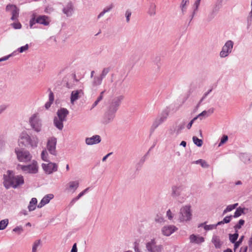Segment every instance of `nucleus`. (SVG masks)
Segmentation results:
<instances>
[{"mask_svg": "<svg viewBox=\"0 0 252 252\" xmlns=\"http://www.w3.org/2000/svg\"><path fill=\"white\" fill-rule=\"evenodd\" d=\"M212 242L214 244L216 249H220L221 247V243L220 242V237L217 235H213Z\"/></svg>", "mask_w": 252, "mask_h": 252, "instance_id": "obj_25", "label": "nucleus"}, {"mask_svg": "<svg viewBox=\"0 0 252 252\" xmlns=\"http://www.w3.org/2000/svg\"><path fill=\"white\" fill-rule=\"evenodd\" d=\"M186 124V122L183 121L178 125L176 124L175 126H173L169 130L170 135L177 137L185 128Z\"/></svg>", "mask_w": 252, "mask_h": 252, "instance_id": "obj_13", "label": "nucleus"}, {"mask_svg": "<svg viewBox=\"0 0 252 252\" xmlns=\"http://www.w3.org/2000/svg\"><path fill=\"white\" fill-rule=\"evenodd\" d=\"M8 224V220L4 219L0 221V230L4 229Z\"/></svg>", "mask_w": 252, "mask_h": 252, "instance_id": "obj_38", "label": "nucleus"}, {"mask_svg": "<svg viewBox=\"0 0 252 252\" xmlns=\"http://www.w3.org/2000/svg\"><path fill=\"white\" fill-rule=\"evenodd\" d=\"M219 6L218 5H215L211 12L208 14L207 16V20L208 21H210L212 20L215 16L216 15L217 13H218L219 10Z\"/></svg>", "mask_w": 252, "mask_h": 252, "instance_id": "obj_24", "label": "nucleus"}, {"mask_svg": "<svg viewBox=\"0 0 252 252\" xmlns=\"http://www.w3.org/2000/svg\"><path fill=\"white\" fill-rule=\"evenodd\" d=\"M12 231L15 232H17L19 234H20L23 231V229L22 226H19L14 228Z\"/></svg>", "mask_w": 252, "mask_h": 252, "instance_id": "obj_48", "label": "nucleus"}, {"mask_svg": "<svg viewBox=\"0 0 252 252\" xmlns=\"http://www.w3.org/2000/svg\"><path fill=\"white\" fill-rule=\"evenodd\" d=\"M194 162L196 164H200L201 166L204 168H206V167H209V165L208 164L207 162L203 159H199L195 161Z\"/></svg>", "mask_w": 252, "mask_h": 252, "instance_id": "obj_39", "label": "nucleus"}, {"mask_svg": "<svg viewBox=\"0 0 252 252\" xmlns=\"http://www.w3.org/2000/svg\"><path fill=\"white\" fill-rule=\"evenodd\" d=\"M18 143L22 148L24 147L34 148L37 146L38 139L36 136L31 137L26 132H23L19 136Z\"/></svg>", "mask_w": 252, "mask_h": 252, "instance_id": "obj_3", "label": "nucleus"}, {"mask_svg": "<svg viewBox=\"0 0 252 252\" xmlns=\"http://www.w3.org/2000/svg\"><path fill=\"white\" fill-rule=\"evenodd\" d=\"M189 4V0H182L180 5V8H184V7H187V5Z\"/></svg>", "mask_w": 252, "mask_h": 252, "instance_id": "obj_51", "label": "nucleus"}, {"mask_svg": "<svg viewBox=\"0 0 252 252\" xmlns=\"http://www.w3.org/2000/svg\"><path fill=\"white\" fill-rule=\"evenodd\" d=\"M15 153L17 155L18 159L21 162H27L30 161L32 156L30 152L25 150L23 148L20 149L16 148L15 149Z\"/></svg>", "mask_w": 252, "mask_h": 252, "instance_id": "obj_7", "label": "nucleus"}, {"mask_svg": "<svg viewBox=\"0 0 252 252\" xmlns=\"http://www.w3.org/2000/svg\"><path fill=\"white\" fill-rule=\"evenodd\" d=\"M29 45L28 44H27L25 46H22V47L19 48L17 49V51L19 53H23V52L26 51V50H27L29 49Z\"/></svg>", "mask_w": 252, "mask_h": 252, "instance_id": "obj_44", "label": "nucleus"}, {"mask_svg": "<svg viewBox=\"0 0 252 252\" xmlns=\"http://www.w3.org/2000/svg\"><path fill=\"white\" fill-rule=\"evenodd\" d=\"M228 140V136L226 135H223L220 139V141L219 144V146H221Z\"/></svg>", "mask_w": 252, "mask_h": 252, "instance_id": "obj_47", "label": "nucleus"}, {"mask_svg": "<svg viewBox=\"0 0 252 252\" xmlns=\"http://www.w3.org/2000/svg\"><path fill=\"white\" fill-rule=\"evenodd\" d=\"M190 206L186 205L180 209L179 215V220L180 222L189 221L191 219Z\"/></svg>", "mask_w": 252, "mask_h": 252, "instance_id": "obj_6", "label": "nucleus"}, {"mask_svg": "<svg viewBox=\"0 0 252 252\" xmlns=\"http://www.w3.org/2000/svg\"><path fill=\"white\" fill-rule=\"evenodd\" d=\"M200 1H201V0H195V2L194 3V5L193 6V11L191 12V14L189 15L190 20H189V25L190 24L191 20L193 19L194 16H195V15L196 14V12L197 11L198 7L200 5Z\"/></svg>", "mask_w": 252, "mask_h": 252, "instance_id": "obj_22", "label": "nucleus"}, {"mask_svg": "<svg viewBox=\"0 0 252 252\" xmlns=\"http://www.w3.org/2000/svg\"><path fill=\"white\" fill-rule=\"evenodd\" d=\"M83 93L81 90L73 91L72 92L70 96V101L72 103L77 100L83 94Z\"/></svg>", "mask_w": 252, "mask_h": 252, "instance_id": "obj_21", "label": "nucleus"}, {"mask_svg": "<svg viewBox=\"0 0 252 252\" xmlns=\"http://www.w3.org/2000/svg\"><path fill=\"white\" fill-rule=\"evenodd\" d=\"M204 228L205 230H210L216 228V225L215 224H210V225H205L204 226Z\"/></svg>", "mask_w": 252, "mask_h": 252, "instance_id": "obj_45", "label": "nucleus"}, {"mask_svg": "<svg viewBox=\"0 0 252 252\" xmlns=\"http://www.w3.org/2000/svg\"><path fill=\"white\" fill-rule=\"evenodd\" d=\"M233 45L234 43L232 40H227L222 46L220 56L222 58L227 57L232 52Z\"/></svg>", "mask_w": 252, "mask_h": 252, "instance_id": "obj_8", "label": "nucleus"}, {"mask_svg": "<svg viewBox=\"0 0 252 252\" xmlns=\"http://www.w3.org/2000/svg\"><path fill=\"white\" fill-rule=\"evenodd\" d=\"M52 103H53V102H51V101H48V102H47L45 103V108H46V109H48L50 107V106H51V104H52Z\"/></svg>", "mask_w": 252, "mask_h": 252, "instance_id": "obj_63", "label": "nucleus"}, {"mask_svg": "<svg viewBox=\"0 0 252 252\" xmlns=\"http://www.w3.org/2000/svg\"><path fill=\"white\" fill-rule=\"evenodd\" d=\"M12 27L15 29H20L22 27V25L20 23H13L11 24Z\"/></svg>", "mask_w": 252, "mask_h": 252, "instance_id": "obj_53", "label": "nucleus"}, {"mask_svg": "<svg viewBox=\"0 0 252 252\" xmlns=\"http://www.w3.org/2000/svg\"><path fill=\"white\" fill-rule=\"evenodd\" d=\"M50 92L49 94V101H51L53 102L54 100V95L53 93L51 91L50 89H49L48 90Z\"/></svg>", "mask_w": 252, "mask_h": 252, "instance_id": "obj_54", "label": "nucleus"}, {"mask_svg": "<svg viewBox=\"0 0 252 252\" xmlns=\"http://www.w3.org/2000/svg\"><path fill=\"white\" fill-rule=\"evenodd\" d=\"M105 91H106L105 90H104L103 91H102L100 93L99 95L98 96L97 99H98V100H99L100 101L103 99V95H104V94L105 92Z\"/></svg>", "mask_w": 252, "mask_h": 252, "instance_id": "obj_61", "label": "nucleus"}, {"mask_svg": "<svg viewBox=\"0 0 252 252\" xmlns=\"http://www.w3.org/2000/svg\"><path fill=\"white\" fill-rule=\"evenodd\" d=\"M124 98V96L121 95L112 99L105 112L103 120V123L104 124L107 125L113 121L115 117L116 113Z\"/></svg>", "mask_w": 252, "mask_h": 252, "instance_id": "obj_1", "label": "nucleus"}, {"mask_svg": "<svg viewBox=\"0 0 252 252\" xmlns=\"http://www.w3.org/2000/svg\"><path fill=\"white\" fill-rule=\"evenodd\" d=\"M183 188L182 186H173L172 188L171 195L177 198L181 194Z\"/></svg>", "mask_w": 252, "mask_h": 252, "instance_id": "obj_20", "label": "nucleus"}, {"mask_svg": "<svg viewBox=\"0 0 252 252\" xmlns=\"http://www.w3.org/2000/svg\"><path fill=\"white\" fill-rule=\"evenodd\" d=\"M69 111L65 108H61L57 112V116L54 117L53 124L59 130H62L63 128V122L67 120Z\"/></svg>", "mask_w": 252, "mask_h": 252, "instance_id": "obj_4", "label": "nucleus"}, {"mask_svg": "<svg viewBox=\"0 0 252 252\" xmlns=\"http://www.w3.org/2000/svg\"><path fill=\"white\" fill-rule=\"evenodd\" d=\"M192 140L195 145H196L198 147L202 146L203 144L202 140L198 138L196 136H193Z\"/></svg>", "mask_w": 252, "mask_h": 252, "instance_id": "obj_35", "label": "nucleus"}, {"mask_svg": "<svg viewBox=\"0 0 252 252\" xmlns=\"http://www.w3.org/2000/svg\"><path fill=\"white\" fill-rule=\"evenodd\" d=\"M14 52L7 55V56H4L2 58H1L0 59V62H3V61H6L10 57L13 56L14 55Z\"/></svg>", "mask_w": 252, "mask_h": 252, "instance_id": "obj_55", "label": "nucleus"}, {"mask_svg": "<svg viewBox=\"0 0 252 252\" xmlns=\"http://www.w3.org/2000/svg\"><path fill=\"white\" fill-rule=\"evenodd\" d=\"M134 245V250L135 252H142V251L139 249L138 243L135 242Z\"/></svg>", "mask_w": 252, "mask_h": 252, "instance_id": "obj_56", "label": "nucleus"}, {"mask_svg": "<svg viewBox=\"0 0 252 252\" xmlns=\"http://www.w3.org/2000/svg\"><path fill=\"white\" fill-rule=\"evenodd\" d=\"M131 15V12L129 10H127L126 12L125 16L126 17V21L128 23L130 21V17Z\"/></svg>", "mask_w": 252, "mask_h": 252, "instance_id": "obj_49", "label": "nucleus"}, {"mask_svg": "<svg viewBox=\"0 0 252 252\" xmlns=\"http://www.w3.org/2000/svg\"><path fill=\"white\" fill-rule=\"evenodd\" d=\"M53 197L54 195L53 194H48L44 196L41 200L44 201V204L46 205L48 203L50 200H51Z\"/></svg>", "mask_w": 252, "mask_h": 252, "instance_id": "obj_34", "label": "nucleus"}, {"mask_svg": "<svg viewBox=\"0 0 252 252\" xmlns=\"http://www.w3.org/2000/svg\"><path fill=\"white\" fill-rule=\"evenodd\" d=\"M252 157L248 154H241L240 158L245 164H250L251 162Z\"/></svg>", "mask_w": 252, "mask_h": 252, "instance_id": "obj_23", "label": "nucleus"}, {"mask_svg": "<svg viewBox=\"0 0 252 252\" xmlns=\"http://www.w3.org/2000/svg\"><path fill=\"white\" fill-rule=\"evenodd\" d=\"M69 188L73 189L74 191L79 187V182L78 181H71L69 183Z\"/></svg>", "mask_w": 252, "mask_h": 252, "instance_id": "obj_36", "label": "nucleus"}, {"mask_svg": "<svg viewBox=\"0 0 252 252\" xmlns=\"http://www.w3.org/2000/svg\"><path fill=\"white\" fill-rule=\"evenodd\" d=\"M3 180V185L6 189H8L10 187L16 188L24 183L22 176H15L14 173L10 170H8L6 174H4Z\"/></svg>", "mask_w": 252, "mask_h": 252, "instance_id": "obj_2", "label": "nucleus"}, {"mask_svg": "<svg viewBox=\"0 0 252 252\" xmlns=\"http://www.w3.org/2000/svg\"><path fill=\"white\" fill-rule=\"evenodd\" d=\"M71 252H77V248L76 246V244H74L71 250Z\"/></svg>", "mask_w": 252, "mask_h": 252, "instance_id": "obj_64", "label": "nucleus"}, {"mask_svg": "<svg viewBox=\"0 0 252 252\" xmlns=\"http://www.w3.org/2000/svg\"><path fill=\"white\" fill-rule=\"evenodd\" d=\"M177 230L178 228L175 225H169L164 226L161 229V231L163 235L169 236Z\"/></svg>", "mask_w": 252, "mask_h": 252, "instance_id": "obj_17", "label": "nucleus"}, {"mask_svg": "<svg viewBox=\"0 0 252 252\" xmlns=\"http://www.w3.org/2000/svg\"><path fill=\"white\" fill-rule=\"evenodd\" d=\"M162 123V122H161L160 120L157 117L153 122V125L151 127V130L153 131H154L155 129Z\"/></svg>", "mask_w": 252, "mask_h": 252, "instance_id": "obj_33", "label": "nucleus"}, {"mask_svg": "<svg viewBox=\"0 0 252 252\" xmlns=\"http://www.w3.org/2000/svg\"><path fill=\"white\" fill-rule=\"evenodd\" d=\"M63 12L67 17L71 16L73 12V6L71 2H69L63 9Z\"/></svg>", "mask_w": 252, "mask_h": 252, "instance_id": "obj_19", "label": "nucleus"}, {"mask_svg": "<svg viewBox=\"0 0 252 252\" xmlns=\"http://www.w3.org/2000/svg\"><path fill=\"white\" fill-rule=\"evenodd\" d=\"M146 248L148 252H161L163 248L162 245H157L155 239H153L146 243Z\"/></svg>", "mask_w": 252, "mask_h": 252, "instance_id": "obj_10", "label": "nucleus"}, {"mask_svg": "<svg viewBox=\"0 0 252 252\" xmlns=\"http://www.w3.org/2000/svg\"><path fill=\"white\" fill-rule=\"evenodd\" d=\"M36 23L42 24L44 26H48L49 24L48 17L46 15H40L36 17L35 13H33L30 21V27L34 28V25Z\"/></svg>", "mask_w": 252, "mask_h": 252, "instance_id": "obj_5", "label": "nucleus"}, {"mask_svg": "<svg viewBox=\"0 0 252 252\" xmlns=\"http://www.w3.org/2000/svg\"><path fill=\"white\" fill-rule=\"evenodd\" d=\"M110 71V67H105L102 70V72H101L100 76L101 77V78L104 79Z\"/></svg>", "mask_w": 252, "mask_h": 252, "instance_id": "obj_40", "label": "nucleus"}, {"mask_svg": "<svg viewBox=\"0 0 252 252\" xmlns=\"http://www.w3.org/2000/svg\"><path fill=\"white\" fill-rule=\"evenodd\" d=\"M103 78L99 75L98 76H95L94 78L93 85L94 86H97L100 85L102 83Z\"/></svg>", "mask_w": 252, "mask_h": 252, "instance_id": "obj_31", "label": "nucleus"}, {"mask_svg": "<svg viewBox=\"0 0 252 252\" xmlns=\"http://www.w3.org/2000/svg\"><path fill=\"white\" fill-rule=\"evenodd\" d=\"M232 218V215L226 216L223 219V221L224 223H228L231 221V220Z\"/></svg>", "mask_w": 252, "mask_h": 252, "instance_id": "obj_52", "label": "nucleus"}, {"mask_svg": "<svg viewBox=\"0 0 252 252\" xmlns=\"http://www.w3.org/2000/svg\"><path fill=\"white\" fill-rule=\"evenodd\" d=\"M29 123L31 126L34 130L37 132H39L41 130V121L38 118L36 114L32 116L29 120Z\"/></svg>", "mask_w": 252, "mask_h": 252, "instance_id": "obj_9", "label": "nucleus"}, {"mask_svg": "<svg viewBox=\"0 0 252 252\" xmlns=\"http://www.w3.org/2000/svg\"><path fill=\"white\" fill-rule=\"evenodd\" d=\"M239 236L238 232L237 231H235V233L233 234H230L229 235V238L230 241L233 243L234 244L236 241L237 240Z\"/></svg>", "mask_w": 252, "mask_h": 252, "instance_id": "obj_32", "label": "nucleus"}, {"mask_svg": "<svg viewBox=\"0 0 252 252\" xmlns=\"http://www.w3.org/2000/svg\"><path fill=\"white\" fill-rule=\"evenodd\" d=\"M112 7H113V5H112V4H111L109 6L105 7L103 10V11L105 12V13H106L107 12H109L112 8Z\"/></svg>", "mask_w": 252, "mask_h": 252, "instance_id": "obj_62", "label": "nucleus"}, {"mask_svg": "<svg viewBox=\"0 0 252 252\" xmlns=\"http://www.w3.org/2000/svg\"><path fill=\"white\" fill-rule=\"evenodd\" d=\"M90 189V188H87L81 192L78 196L75 197V198L78 200L80 198H81L82 196H83Z\"/></svg>", "mask_w": 252, "mask_h": 252, "instance_id": "obj_46", "label": "nucleus"}, {"mask_svg": "<svg viewBox=\"0 0 252 252\" xmlns=\"http://www.w3.org/2000/svg\"><path fill=\"white\" fill-rule=\"evenodd\" d=\"M101 139L99 135H94L91 137H87L85 139L86 144L92 145L98 144L101 142Z\"/></svg>", "mask_w": 252, "mask_h": 252, "instance_id": "obj_18", "label": "nucleus"}, {"mask_svg": "<svg viewBox=\"0 0 252 252\" xmlns=\"http://www.w3.org/2000/svg\"><path fill=\"white\" fill-rule=\"evenodd\" d=\"M6 11L11 12L12 15L11 20L12 21L17 20L19 17V9L15 5H7L6 7Z\"/></svg>", "mask_w": 252, "mask_h": 252, "instance_id": "obj_15", "label": "nucleus"}, {"mask_svg": "<svg viewBox=\"0 0 252 252\" xmlns=\"http://www.w3.org/2000/svg\"><path fill=\"white\" fill-rule=\"evenodd\" d=\"M57 140L56 138L52 137L48 140L47 143V149L51 155L54 156L57 155Z\"/></svg>", "mask_w": 252, "mask_h": 252, "instance_id": "obj_12", "label": "nucleus"}, {"mask_svg": "<svg viewBox=\"0 0 252 252\" xmlns=\"http://www.w3.org/2000/svg\"><path fill=\"white\" fill-rule=\"evenodd\" d=\"M168 116V112L167 110H165L163 111L162 112V113H161V114L157 117L158 118V119H159L160 120V121L161 122L163 123L166 120Z\"/></svg>", "mask_w": 252, "mask_h": 252, "instance_id": "obj_30", "label": "nucleus"}, {"mask_svg": "<svg viewBox=\"0 0 252 252\" xmlns=\"http://www.w3.org/2000/svg\"><path fill=\"white\" fill-rule=\"evenodd\" d=\"M148 13L151 16H154L156 14V5L154 2H150L148 8Z\"/></svg>", "mask_w": 252, "mask_h": 252, "instance_id": "obj_26", "label": "nucleus"}, {"mask_svg": "<svg viewBox=\"0 0 252 252\" xmlns=\"http://www.w3.org/2000/svg\"><path fill=\"white\" fill-rule=\"evenodd\" d=\"M40 244V240H36L34 242L32 248V252H36L37 248L39 246Z\"/></svg>", "mask_w": 252, "mask_h": 252, "instance_id": "obj_42", "label": "nucleus"}, {"mask_svg": "<svg viewBox=\"0 0 252 252\" xmlns=\"http://www.w3.org/2000/svg\"><path fill=\"white\" fill-rule=\"evenodd\" d=\"M197 119V118L194 117L193 119H192L189 123L187 125V127L188 129H189L194 123V122Z\"/></svg>", "mask_w": 252, "mask_h": 252, "instance_id": "obj_59", "label": "nucleus"}, {"mask_svg": "<svg viewBox=\"0 0 252 252\" xmlns=\"http://www.w3.org/2000/svg\"><path fill=\"white\" fill-rule=\"evenodd\" d=\"M48 154L46 150H44L42 151L41 154V158L43 160H44L45 161H48Z\"/></svg>", "mask_w": 252, "mask_h": 252, "instance_id": "obj_41", "label": "nucleus"}, {"mask_svg": "<svg viewBox=\"0 0 252 252\" xmlns=\"http://www.w3.org/2000/svg\"><path fill=\"white\" fill-rule=\"evenodd\" d=\"M124 79L122 78L118 79L113 84L112 87L113 91H121L126 89V86L124 83Z\"/></svg>", "mask_w": 252, "mask_h": 252, "instance_id": "obj_16", "label": "nucleus"}, {"mask_svg": "<svg viewBox=\"0 0 252 252\" xmlns=\"http://www.w3.org/2000/svg\"><path fill=\"white\" fill-rule=\"evenodd\" d=\"M37 202V199L35 198H32L31 199L28 206V209L29 211H33L35 209V205L36 204Z\"/></svg>", "mask_w": 252, "mask_h": 252, "instance_id": "obj_27", "label": "nucleus"}, {"mask_svg": "<svg viewBox=\"0 0 252 252\" xmlns=\"http://www.w3.org/2000/svg\"><path fill=\"white\" fill-rule=\"evenodd\" d=\"M208 93H204V94H203V96L202 97V98H201V99L200 100L199 102H198V103L197 104L196 107L197 108L198 107L201 103L203 101V100L206 98V97L208 96Z\"/></svg>", "mask_w": 252, "mask_h": 252, "instance_id": "obj_58", "label": "nucleus"}, {"mask_svg": "<svg viewBox=\"0 0 252 252\" xmlns=\"http://www.w3.org/2000/svg\"><path fill=\"white\" fill-rule=\"evenodd\" d=\"M245 220H244L241 219L239 220L238 222L234 226V229L235 231H237L238 229H240L242 228V226L244 224Z\"/></svg>", "mask_w": 252, "mask_h": 252, "instance_id": "obj_37", "label": "nucleus"}, {"mask_svg": "<svg viewBox=\"0 0 252 252\" xmlns=\"http://www.w3.org/2000/svg\"><path fill=\"white\" fill-rule=\"evenodd\" d=\"M166 216L168 218V219L169 220H171L173 218V216L172 215V213L171 212V211H170V209H169L167 212H166Z\"/></svg>", "mask_w": 252, "mask_h": 252, "instance_id": "obj_60", "label": "nucleus"}, {"mask_svg": "<svg viewBox=\"0 0 252 252\" xmlns=\"http://www.w3.org/2000/svg\"><path fill=\"white\" fill-rule=\"evenodd\" d=\"M238 205V203H235L232 205H228L226 208L223 210L222 215H224L226 214L227 212L231 211L233 209H235L237 206Z\"/></svg>", "mask_w": 252, "mask_h": 252, "instance_id": "obj_29", "label": "nucleus"}, {"mask_svg": "<svg viewBox=\"0 0 252 252\" xmlns=\"http://www.w3.org/2000/svg\"><path fill=\"white\" fill-rule=\"evenodd\" d=\"M42 167L44 171L48 174H51L54 172L58 170V165L52 162H49L48 163H42Z\"/></svg>", "mask_w": 252, "mask_h": 252, "instance_id": "obj_14", "label": "nucleus"}, {"mask_svg": "<svg viewBox=\"0 0 252 252\" xmlns=\"http://www.w3.org/2000/svg\"><path fill=\"white\" fill-rule=\"evenodd\" d=\"M18 168L21 169L23 171L28 173L35 174L38 172V167L36 161H33L32 164L28 165L19 164Z\"/></svg>", "mask_w": 252, "mask_h": 252, "instance_id": "obj_11", "label": "nucleus"}, {"mask_svg": "<svg viewBox=\"0 0 252 252\" xmlns=\"http://www.w3.org/2000/svg\"><path fill=\"white\" fill-rule=\"evenodd\" d=\"M243 214H245L244 208H242L239 207V208L236 209L234 215H232V217L234 218H237L241 216Z\"/></svg>", "mask_w": 252, "mask_h": 252, "instance_id": "obj_28", "label": "nucleus"}, {"mask_svg": "<svg viewBox=\"0 0 252 252\" xmlns=\"http://www.w3.org/2000/svg\"><path fill=\"white\" fill-rule=\"evenodd\" d=\"M207 116V117L208 116V115H207V111H206V110H204V111H202L201 113H200L196 117H195V118H197H197H200V119H201V117L202 116Z\"/></svg>", "mask_w": 252, "mask_h": 252, "instance_id": "obj_57", "label": "nucleus"}, {"mask_svg": "<svg viewBox=\"0 0 252 252\" xmlns=\"http://www.w3.org/2000/svg\"><path fill=\"white\" fill-rule=\"evenodd\" d=\"M244 238V236H241V237L240 238L239 240L238 241H236V242L234 243V249H237L240 246V245L241 244Z\"/></svg>", "mask_w": 252, "mask_h": 252, "instance_id": "obj_43", "label": "nucleus"}, {"mask_svg": "<svg viewBox=\"0 0 252 252\" xmlns=\"http://www.w3.org/2000/svg\"><path fill=\"white\" fill-rule=\"evenodd\" d=\"M198 237V236H196V235H195L194 234L191 235L189 236L190 242L191 243H196Z\"/></svg>", "mask_w": 252, "mask_h": 252, "instance_id": "obj_50", "label": "nucleus"}]
</instances>
